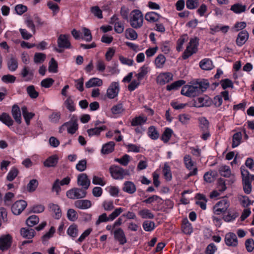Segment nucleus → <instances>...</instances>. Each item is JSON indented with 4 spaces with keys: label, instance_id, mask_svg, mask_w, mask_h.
Masks as SVG:
<instances>
[{
    "label": "nucleus",
    "instance_id": "obj_4",
    "mask_svg": "<svg viewBox=\"0 0 254 254\" xmlns=\"http://www.w3.org/2000/svg\"><path fill=\"white\" fill-rule=\"evenodd\" d=\"M109 171L112 177L116 180H122L126 175H128L127 170L116 165L111 166Z\"/></svg>",
    "mask_w": 254,
    "mask_h": 254
},
{
    "label": "nucleus",
    "instance_id": "obj_20",
    "mask_svg": "<svg viewBox=\"0 0 254 254\" xmlns=\"http://www.w3.org/2000/svg\"><path fill=\"white\" fill-rule=\"evenodd\" d=\"M249 38V33L246 30L241 31L237 36L236 44L238 46L243 45Z\"/></svg>",
    "mask_w": 254,
    "mask_h": 254
},
{
    "label": "nucleus",
    "instance_id": "obj_17",
    "mask_svg": "<svg viewBox=\"0 0 254 254\" xmlns=\"http://www.w3.org/2000/svg\"><path fill=\"white\" fill-rule=\"evenodd\" d=\"M49 211L52 213L53 216L56 219H59L62 215L60 207L56 204L50 203L48 205Z\"/></svg>",
    "mask_w": 254,
    "mask_h": 254
},
{
    "label": "nucleus",
    "instance_id": "obj_50",
    "mask_svg": "<svg viewBox=\"0 0 254 254\" xmlns=\"http://www.w3.org/2000/svg\"><path fill=\"white\" fill-rule=\"evenodd\" d=\"M163 172L166 180L167 181H170L172 179V176L170 167L167 163H165L164 168L163 169Z\"/></svg>",
    "mask_w": 254,
    "mask_h": 254
},
{
    "label": "nucleus",
    "instance_id": "obj_30",
    "mask_svg": "<svg viewBox=\"0 0 254 254\" xmlns=\"http://www.w3.org/2000/svg\"><path fill=\"white\" fill-rule=\"evenodd\" d=\"M0 121L8 127L12 126L14 123L11 117L6 113H3L0 115Z\"/></svg>",
    "mask_w": 254,
    "mask_h": 254
},
{
    "label": "nucleus",
    "instance_id": "obj_21",
    "mask_svg": "<svg viewBox=\"0 0 254 254\" xmlns=\"http://www.w3.org/2000/svg\"><path fill=\"white\" fill-rule=\"evenodd\" d=\"M21 236L26 239H32L35 235V230L30 228H22L20 231Z\"/></svg>",
    "mask_w": 254,
    "mask_h": 254
},
{
    "label": "nucleus",
    "instance_id": "obj_41",
    "mask_svg": "<svg viewBox=\"0 0 254 254\" xmlns=\"http://www.w3.org/2000/svg\"><path fill=\"white\" fill-rule=\"evenodd\" d=\"M186 83V81L184 80H179L176 81L170 85L167 86V90L170 91L171 90H176Z\"/></svg>",
    "mask_w": 254,
    "mask_h": 254
},
{
    "label": "nucleus",
    "instance_id": "obj_5",
    "mask_svg": "<svg viewBox=\"0 0 254 254\" xmlns=\"http://www.w3.org/2000/svg\"><path fill=\"white\" fill-rule=\"evenodd\" d=\"M241 174L243 177V189L245 193L249 194L252 191V185L250 181L249 172L242 167L241 168Z\"/></svg>",
    "mask_w": 254,
    "mask_h": 254
},
{
    "label": "nucleus",
    "instance_id": "obj_38",
    "mask_svg": "<svg viewBox=\"0 0 254 254\" xmlns=\"http://www.w3.org/2000/svg\"><path fill=\"white\" fill-rule=\"evenodd\" d=\"M160 15L155 12H147L145 15V19L150 22H155L158 20Z\"/></svg>",
    "mask_w": 254,
    "mask_h": 254
},
{
    "label": "nucleus",
    "instance_id": "obj_25",
    "mask_svg": "<svg viewBox=\"0 0 254 254\" xmlns=\"http://www.w3.org/2000/svg\"><path fill=\"white\" fill-rule=\"evenodd\" d=\"M102 84L103 81L102 79L97 77H93L86 82L85 87L87 88H89L95 86H100Z\"/></svg>",
    "mask_w": 254,
    "mask_h": 254
},
{
    "label": "nucleus",
    "instance_id": "obj_64",
    "mask_svg": "<svg viewBox=\"0 0 254 254\" xmlns=\"http://www.w3.org/2000/svg\"><path fill=\"white\" fill-rule=\"evenodd\" d=\"M239 198L240 203L244 207H246L252 204L251 200L247 196L240 195Z\"/></svg>",
    "mask_w": 254,
    "mask_h": 254
},
{
    "label": "nucleus",
    "instance_id": "obj_58",
    "mask_svg": "<svg viewBox=\"0 0 254 254\" xmlns=\"http://www.w3.org/2000/svg\"><path fill=\"white\" fill-rule=\"evenodd\" d=\"M58 64L54 58H52L49 62V66L48 67L49 71L53 73H57L58 72Z\"/></svg>",
    "mask_w": 254,
    "mask_h": 254
},
{
    "label": "nucleus",
    "instance_id": "obj_1",
    "mask_svg": "<svg viewBox=\"0 0 254 254\" xmlns=\"http://www.w3.org/2000/svg\"><path fill=\"white\" fill-rule=\"evenodd\" d=\"M207 80L196 82L192 85H185L181 90V94L189 97H193L204 92L209 87Z\"/></svg>",
    "mask_w": 254,
    "mask_h": 254
},
{
    "label": "nucleus",
    "instance_id": "obj_43",
    "mask_svg": "<svg viewBox=\"0 0 254 254\" xmlns=\"http://www.w3.org/2000/svg\"><path fill=\"white\" fill-rule=\"evenodd\" d=\"M166 58L162 54L159 55L155 59V64L157 68H162L165 63Z\"/></svg>",
    "mask_w": 254,
    "mask_h": 254
},
{
    "label": "nucleus",
    "instance_id": "obj_56",
    "mask_svg": "<svg viewBox=\"0 0 254 254\" xmlns=\"http://www.w3.org/2000/svg\"><path fill=\"white\" fill-rule=\"evenodd\" d=\"M142 227L145 231L151 232L154 229L155 223L153 221H145L142 224Z\"/></svg>",
    "mask_w": 254,
    "mask_h": 254
},
{
    "label": "nucleus",
    "instance_id": "obj_7",
    "mask_svg": "<svg viewBox=\"0 0 254 254\" xmlns=\"http://www.w3.org/2000/svg\"><path fill=\"white\" fill-rule=\"evenodd\" d=\"M230 203L227 198H224L218 202L214 207V213L220 215L225 213L229 207Z\"/></svg>",
    "mask_w": 254,
    "mask_h": 254
},
{
    "label": "nucleus",
    "instance_id": "obj_23",
    "mask_svg": "<svg viewBox=\"0 0 254 254\" xmlns=\"http://www.w3.org/2000/svg\"><path fill=\"white\" fill-rule=\"evenodd\" d=\"M182 230L184 233L187 235H190L193 231L191 224L187 218L183 219L182 221Z\"/></svg>",
    "mask_w": 254,
    "mask_h": 254
},
{
    "label": "nucleus",
    "instance_id": "obj_11",
    "mask_svg": "<svg viewBox=\"0 0 254 254\" xmlns=\"http://www.w3.org/2000/svg\"><path fill=\"white\" fill-rule=\"evenodd\" d=\"M77 185L82 187L83 190L86 191L90 186V180L86 174H79L77 177Z\"/></svg>",
    "mask_w": 254,
    "mask_h": 254
},
{
    "label": "nucleus",
    "instance_id": "obj_57",
    "mask_svg": "<svg viewBox=\"0 0 254 254\" xmlns=\"http://www.w3.org/2000/svg\"><path fill=\"white\" fill-rule=\"evenodd\" d=\"M67 218L70 221H75L78 218L77 213L74 209H69L67 212Z\"/></svg>",
    "mask_w": 254,
    "mask_h": 254
},
{
    "label": "nucleus",
    "instance_id": "obj_31",
    "mask_svg": "<svg viewBox=\"0 0 254 254\" xmlns=\"http://www.w3.org/2000/svg\"><path fill=\"white\" fill-rule=\"evenodd\" d=\"M7 67L9 70L14 71L18 67V62L17 59L13 56H11L7 61Z\"/></svg>",
    "mask_w": 254,
    "mask_h": 254
},
{
    "label": "nucleus",
    "instance_id": "obj_34",
    "mask_svg": "<svg viewBox=\"0 0 254 254\" xmlns=\"http://www.w3.org/2000/svg\"><path fill=\"white\" fill-rule=\"evenodd\" d=\"M196 198L198 199L196 201V204L199 205L201 208L203 210H205L206 208V202L207 199L205 196L203 194L197 193L196 195Z\"/></svg>",
    "mask_w": 254,
    "mask_h": 254
},
{
    "label": "nucleus",
    "instance_id": "obj_22",
    "mask_svg": "<svg viewBox=\"0 0 254 254\" xmlns=\"http://www.w3.org/2000/svg\"><path fill=\"white\" fill-rule=\"evenodd\" d=\"M11 114L15 122L20 124L21 123V114L19 107L17 105H14L12 107Z\"/></svg>",
    "mask_w": 254,
    "mask_h": 254
},
{
    "label": "nucleus",
    "instance_id": "obj_6",
    "mask_svg": "<svg viewBox=\"0 0 254 254\" xmlns=\"http://www.w3.org/2000/svg\"><path fill=\"white\" fill-rule=\"evenodd\" d=\"M86 193L87 192L85 190L82 189L74 188L66 192V196L69 199H76L85 197Z\"/></svg>",
    "mask_w": 254,
    "mask_h": 254
},
{
    "label": "nucleus",
    "instance_id": "obj_3",
    "mask_svg": "<svg viewBox=\"0 0 254 254\" xmlns=\"http://www.w3.org/2000/svg\"><path fill=\"white\" fill-rule=\"evenodd\" d=\"M198 45V39L197 38L190 39L186 49L183 53V59L184 60L187 59L193 54L196 53Z\"/></svg>",
    "mask_w": 254,
    "mask_h": 254
},
{
    "label": "nucleus",
    "instance_id": "obj_15",
    "mask_svg": "<svg viewBox=\"0 0 254 254\" xmlns=\"http://www.w3.org/2000/svg\"><path fill=\"white\" fill-rule=\"evenodd\" d=\"M173 79V75L170 72L161 73L157 77V83L160 85H164Z\"/></svg>",
    "mask_w": 254,
    "mask_h": 254
},
{
    "label": "nucleus",
    "instance_id": "obj_33",
    "mask_svg": "<svg viewBox=\"0 0 254 254\" xmlns=\"http://www.w3.org/2000/svg\"><path fill=\"white\" fill-rule=\"evenodd\" d=\"M234 13L239 14L245 12L246 10V5L237 3L232 5L230 8Z\"/></svg>",
    "mask_w": 254,
    "mask_h": 254
},
{
    "label": "nucleus",
    "instance_id": "obj_45",
    "mask_svg": "<svg viewBox=\"0 0 254 254\" xmlns=\"http://www.w3.org/2000/svg\"><path fill=\"white\" fill-rule=\"evenodd\" d=\"M219 172L220 175L224 177H230L232 176L230 167L226 165H223L219 168Z\"/></svg>",
    "mask_w": 254,
    "mask_h": 254
},
{
    "label": "nucleus",
    "instance_id": "obj_10",
    "mask_svg": "<svg viewBox=\"0 0 254 254\" xmlns=\"http://www.w3.org/2000/svg\"><path fill=\"white\" fill-rule=\"evenodd\" d=\"M69 37L68 35H60L57 40L58 47L60 48L64 49L70 48L71 44L69 40Z\"/></svg>",
    "mask_w": 254,
    "mask_h": 254
},
{
    "label": "nucleus",
    "instance_id": "obj_52",
    "mask_svg": "<svg viewBox=\"0 0 254 254\" xmlns=\"http://www.w3.org/2000/svg\"><path fill=\"white\" fill-rule=\"evenodd\" d=\"M38 182L36 179H32L27 184V189L29 192H33L36 190L38 186Z\"/></svg>",
    "mask_w": 254,
    "mask_h": 254
},
{
    "label": "nucleus",
    "instance_id": "obj_35",
    "mask_svg": "<svg viewBox=\"0 0 254 254\" xmlns=\"http://www.w3.org/2000/svg\"><path fill=\"white\" fill-rule=\"evenodd\" d=\"M199 66L203 70H211L213 67L212 61L207 59L202 60L199 63Z\"/></svg>",
    "mask_w": 254,
    "mask_h": 254
},
{
    "label": "nucleus",
    "instance_id": "obj_37",
    "mask_svg": "<svg viewBox=\"0 0 254 254\" xmlns=\"http://www.w3.org/2000/svg\"><path fill=\"white\" fill-rule=\"evenodd\" d=\"M242 139V134L241 132L235 133L232 138V148H235L239 146L241 142Z\"/></svg>",
    "mask_w": 254,
    "mask_h": 254
},
{
    "label": "nucleus",
    "instance_id": "obj_53",
    "mask_svg": "<svg viewBox=\"0 0 254 254\" xmlns=\"http://www.w3.org/2000/svg\"><path fill=\"white\" fill-rule=\"evenodd\" d=\"M130 160V156L127 154H125L120 158H115V161L119 163L123 166H126L128 165Z\"/></svg>",
    "mask_w": 254,
    "mask_h": 254
},
{
    "label": "nucleus",
    "instance_id": "obj_59",
    "mask_svg": "<svg viewBox=\"0 0 254 254\" xmlns=\"http://www.w3.org/2000/svg\"><path fill=\"white\" fill-rule=\"evenodd\" d=\"M111 221L112 220H111L110 219V216L109 215V216L108 217L106 213H103V214L99 216L98 219L96 220L95 222V224L96 225L98 226L101 223Z\"/></svg>",
    "mask_w": 254,
    "mask_h": 254
},
{
    "label": "nucleus",
    "instance_id": "obj_8",
    "mask_svg": "<svg viewBox=\"0 0 254 254\" xmlns=\"http://www.w3.org/2000/svg\"><path fill=\"white\" fill-rule=\"evenodd\" d=\"M120 91V85L118 82H112L106 91V96L110 99H113L118 96Z\"/></svg>",
    "mask_w": 254,
    "mask_h": 254
},
{
    "label": "nucleus",
    "instance_id": "obj_18",
    "mask_svg": "<svg viewBox=\"0 0 254 254\" xmlns=\"http://www.w3.org/2000/svg\"><path fill=\"white\" fill-rule=\"evenodd\" d=\"M225 241L228 246L236 247L238 245L237 236L233 233H229L225 236Z\"/></svg>",
    "mask_w": 254,
    "mask_h": 254
},
{
    "label": "nucleus",
    "instance_id": "obj_42",
    "mask_svg": "<svg viewBox=\"0 0 254 254\" xmlns=\"http://www.w3.org/2000/svg\"><path fill=\"white\" fill-rule=\"evenodd\" d=\"M33 71L29 70L26 66H24L21 71V75L23 77L25 78V81L32 80L33 77Z\"/></svg>",
    "mask_w": 254,
    "mask_h": 254
},
{
    "label": "nucleus",
    "instance_id": "obj_29",
    "mask_svg": "<svg viewBox=\"0 0 254 254\" xmlns=\"http://www.w3.org/2000/svg\"><path fill=\"white\" fill-rule=\"evenodd\" d=\"M21 111L26 125L27 126L29 125L31 119L34 117L35 114L31 112H28L27 107L25 106L21 108Z\"/></svg>",
    "mask_w": 254,
    "mask_h": 254
},
{
    "label": "nucleus",
    "instance_id": "obj_9",
    "mask_svg": "<svg viewBox=\"0 0 254 254\" xmlns=\"http://www.w3.org/2000/svg\"><path fill=\"white\" fill-rule=\"evenodd\" d=\"M78 118L76 115H72L70 120L64 123V125L66 126V129L68 133L70 134H74L78 129V125L77 124Z\"/></svg>",
    "mask_w": 254,
    "mask_h": 254
},
{
    "label": "nucleus",
    "instance_id": "obj_13",
    "mask_svg": "<svg viewBox=\"0 0 254 254\" xmlns=\"http://www.w3.org/2000/svg\"><path fill=\"white\" fill-rule=\"evenodd\" d=\"M12 237L9 235L2 236L0 238V249L2 251L7 250L11 246Z\"/></svg>",
    "mask_w": 254,
    "mask_h": 254
},
{
    "label": "nucleus",
    "instance_id": "obj_47",
    "mask_svg": "<svg viewBox=\"0 0 254 254\" xmlns=\"http://www.w3.org/2000/svg\"><path fill=\"white\" fill-rule=\"evenodd\" d=\"M39 222V218L37 216L35 215H33L29 216L26 221V224L29 227H32L33 226L38 224Z\"/></svg>",
    "mask_w": 254,
    "mask_h": 254
},
{
    "label": "nucleus",
    "instance_id": "obj_16",
    "mask_svg": "<svg viewBox=\"0 0 254 254\" xmlns=\"http://www.w3.org/2000/svg\"><path fill=\"white\" fill-rule=\"evenodd\" d=\"M114 238L120 245H123L127 243V238L122 229L118 228L114 232Z\"/></svg>",
    "mask_w": 254,
    "mask_h": 254
},
{
    "label": "nucleus",
    "instance_id": "obj_2",
    "mask_svg": "<svg viewBox=\"0 0 254 254\" xmlns=\"http://www.w3.org/2000/svg\"><path fill=\"white\" fill-rule=\"evenodd\" d=\"M143 16L139 10H134L130 14L129 23L130 26L135 29L140 28L143 24Z\"/></svg>",
    "mask_w": 254,
    "mask_h": 254
},
{
    "label": "nucleus",
    "instance_id": "obj_14",
    "mask_svg": "<svg viewBox=\"0 0 254 254\" xmlns=\"http://www.w3.org/2000/svg\"><path fill=\"white\" fill-rule=\"evenodd\" d=\"M110 23L114 25V30L118 33H122L124 30V25L123 22L119 21L115 15H113L110 20Z\"/></svg>",
    "mask_w": 254,
    "mask_h": 254
},
{
    "label": "nucleus",
    "instance_id": "obj_40",
    "mask_svg": "<svg viewBox=\"0 0 254 254\" xmlns=\"http://www.w3.org/2000/svg\"><path fill=\"white\" fill-rule=\"evenodd\" d=\"M67 233L72 238H76L78 233V226L74 224L71 225L67 229Z\"/></svg>",
    "mask_w": 254,
    "mask_h": 254
},
{
    "label": "nucleus",
    "instance_id": "obj_32",
    "mask_svg": "<svg viewBox=\"0 0 254 254\" xmlns=\"http://www.w3.org/2000/svg\"><path fill=\"white\" fill-rule=\"evenodd\" d=\"M106 129V127L103 126L100 127H95L94 128L88 129L87 130V132L89 136H92L93 135H99L102 131Z\"/></svg>",
    "mask_w": 254,
    "mask_h": 254
},
{
    "label": "nucleus",
    "instance_id": "obj_54",
    "mask_svg": "<svg viewBox=\"0 0 254 254\" xmlns=\"http://www.w3.org/2000/svg\"><path fill=\"white\" fill-rule=\"evenodd\" d=\"M18 173L19 171L16 168L12 167L7 175V180L9 181H13L17 177Z\"/></svg>",
    "mask_w": 254,
    "mask_h": 254
},
{
    "label": "nucleus",
    "instance_id": "obj_51",
    "mask_svg": "<svg viewBox=\"0 0 254 254\" xmlns=\"http://www.w3.org/2000/svg\"><path fill=\"white\" fill-rule=\"evenodd\" d=\"M189 39V37L187 34L182 35L177 41V50L181 51L183 49V44Z\"/></svg>",
    "mask_w": 254,
    "mask_h": 254
},
{
    "label": "nucleus",
    "instance_id": "obj_36",
    "mask_svg": "<svg viewBox=\"0 0 254 254\" xmlns=\"http://www.w3.org/2000/svg\"><path fill=\"white\" fill-rule=\"evenodd\" d=\"M146 121L147 118L145 117H143L141 116L136 117L132 119L131 122V125L133 127L141 126L145 123Z\"/></svg>",
    "mask_w": 254,
    "mask_h": 254
},
{
    "label": "nucleus",
    "instance_id": "obj_60",
    "mask_svg": "<svg viewBox=\"0 0 254 254\" xmlns=\"http://www.w3.org/2000/svg\"><path fill=\"white\" fill-rule=\"evenodd\" d=\"M102 207L105 211H110L114 209L113 200H105L102 203Z\"/></svg>",
    "mask_w": 254,
    "mask_h": 254
},
{
    "label": "nucleus",
    "instance_id": "obj_49",
    "mask_svg": "<svg viewBox=\"0 0 254 254\" xmlns=\"http://www.w3.org/2000/svg\"><path fill=\"white\" fill-rule=\"evenodd\" d=\"M126 38L131 40H134L137 38V34L136 31L132 28H128L125 31Z\"/></svg>",
    "mask_w": 254,
    "mask_h": 254
},
{
    "label": "nucleus",
    "instance_id": "obj_48",
    "mask_svg": "<svg viewBox=\"0 0 254 254\" xmlns=\"http://www.w3.org/2000/svg\"><path fill=\"white\" fill-rule=\"evenodd\" d=\"M138 214L143 219H153L154 217V214L147 209H143L138 212Z\"/></svg>",
    "mask_w": 254,
    "mask_h": 254
},
{
    "label": "nucleus",
    "instance_id": "obj_55",
    "mask_svg": "<svg viewBox=\"0 0 254 254\" xmlns=\"http://www.w3.org/2000/svg\"><path fill=\"white\" fill-rule=\"evenodd\" d=\"M125 109L122 104H118L113 106L111 109V112L114 115L122 114Z\"/></svg>",
    "mask_w": 254,
    "mask_h": 254
},
{
    "label": "nucleus",
    "instance_id": "obj_46",
    "mask_svg": "<svg viewBox=\"0 0 254 254\" xmlns=\"http://www.w3.org/2000/svg\"><path fill=\"white\" fill-rule=\"evenodd\" d=\"M173 130L170 128H166L161 136V140L164 143H167L173 134Z\"/></svg>",
    "mask_w": 254,
    "mask_h": 254
},
{
    "label": "nucleus",
    "instance_id": "obj_26",
    "mask_svg": "<svg viewBox=\"0 0 254 254\" xmlns=\"http://www.w3.org/2000/svg\"><path fill=\"white\" fill-rule=\"evenodd\" d=\"M58 159L56 155L51 156L44 162V166L46 167H55L58 163Z\"/></svg>",
    "mask_w": 254,
    "mask_h": 254
},
{
    "label": "nucleus",
    "instance_id": "obj_24",
    "mask_svg": "<svg viewBox=\"0 0 254 254\" xmlns=\"http://www.w3.org/2000/svg\"><path fill=\"white\" fill-rule=\"evenodd\" d=\"M123 190L129 194H132L136 190V186L131 181H126L124 184Z\"/></svg>",
    "mask_w": 254,
    "mask_h": 254
},
{
    "label": "nucleus",
    "instance_id": "obj_39",
    "mask_svg": "<svg viewBox=\"0 0 254 254\" xmlns=\"http://www.w3.org/2000/svg\"><path fill=\"white\" fill-rule=\"evenodd\" d=\"M147 134L148 136L153 140L158 138L159 134L154 126H150L148 128Z\"/></svg>",
    "mask_w": 254,
    "mask_h": 254
},
{
    "label": "nucleus",
    "instance_id": "obj_44",
    "mask_svg": "<svg viewBox=\"0 0 254 254\" xmlns=\"http://www.w3.org/2000/svg\"><path fill=\"white\" fill-rule=\"evenodd\" d=\"M148 71V66L146 65H144L139 68V72L135 75V76L138 80H141L147 74Z\"/></svg>",
    "mask_w": 254,
    "mask_h": 254
},
{
    "label": "nucleus",
    "instance_id": "obj_27",
    "mask_svg": "<svg viewBox=\"0 0 254 254\" xmlns=\"http://www.w3.org/2000/svg\"><path fill=\"white\" fill-rule=\"evenodd\" d=\"M229 29V26H221L220 25H217L215 26H211L210 28V34L214 35L216 32L221 31L223 33H226Z\"/></svg>",
    "mask_w": 254,
    "mask_h": 254
},
{
    "label": "nucleus",
    "instance_id": "obj_19",
    "mask_svg": "<svg viewBox=\"0 0 254 254\" xmlns=\"http://www.w3.org/2000/svg\"><path fill=\"white\" fill-rule=\"evenodd\" d=\"M74 205L78 209H87L91 207L92 203L90 200L87 199H81L75 201Z\"/></svg>",
    "mask_w": 254,
    "mask_h": 254
},
{
    "label": "nucleus",
    "instance_id": "obj_63",
    "mask_svg": "<svg viewBox=\"0 0 254 254\" xmlns=\"http://www.w3.org/2000/svg\"><path fill=\"white\" fill-rule=\"evenodd\" d=\"M92 183L95 185H100L104 186L106 184V182L104 178L99 177L97 176H93L92 179Z\"/></svg>",
    "mask_w": 254,
    "mask_h": 254
},
{
    "label": "nucleus",
    "instance_id": "obj_12",
    "mask_svg": "<svg viewBox=\"0 0 254 254\" xmlns=\"http://www.w3.org/2000/svg\"><path fill=\"white\" fill-rule=\"evenodd\" d=\"M27 206V202L23 200L16 201L11 207V210L15 215L20 214Z\"/></svg>",
    "mask_w": 254,
    "mask_h": 254
},
{
    "label": "nucleus",
    "instance_id": "obj_62",
    "mask_svg": "<svg viewBox=\"0 0 254 254\" xmlns=\"http://www.w3.org/2000/svg\"><path fill=\"white\" fill-rule=\"evenodd\" d=\"M64 105L66 108L70 112H73L75 110V107L74 105L73 101L72 100L70 97H69L64 102Z\"/></svg>",
    "mask_w": 254,
    "mask_h": 254
},
{
    "label": "nucleus",
    "instance_id": "obj_61",
    "mask_svg": "<svg viewBox=\"0 0 254 254\" xmlns=\"http://www.w3.org/2000/svg\"><path fill=\"white\" fill-rule=\"evenodd\" d=\"M27 92L29 96L33 99L36 98L39 95L38 92L35 90L33 85L28 86L27 88Z\"/></svg>",
    "mask_w": 254,
    "mask_h": 254
},
{
    "label": "nucleus",
    "instance_id": "obj_28",
    "mask_svg": "<svg viewBox=\"0 0 254 254\" xmlns=\"http://www.w3.org/2000/svg\"><path fill=\"white\" fill-rule=\"evenodd\" d=\"M115 143L114 141H109L104 144L101 149V153L104 154H108L112 152L115 148Z\"/></svg>",
    "mask_w": 254,
    "mask_h": 254
}]
</instances>
